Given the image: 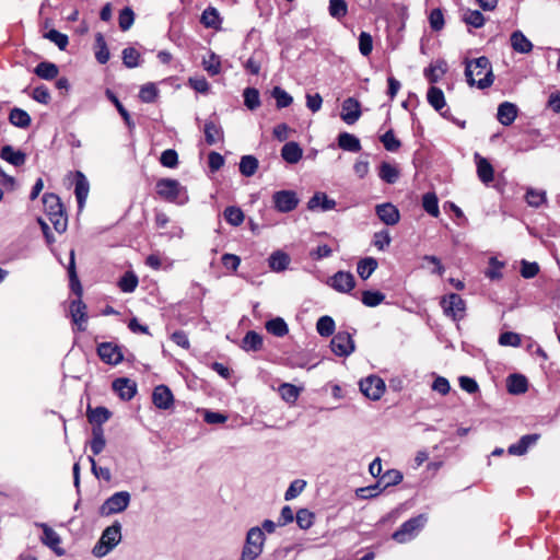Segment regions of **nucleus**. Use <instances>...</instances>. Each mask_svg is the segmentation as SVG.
<instances>
[{"instance_id":"nucleus-24","label":"nucleus","mask_w":560,"mask_h":560,"mask_svg":"<svg viewBox=\"0 0 560 560\" xmlns=\"http://www.w3.org/2000/svg\"><path fill=\"white\" fill-rule=\"evenodd\" d=\"M510 43L513 50L518 54H528L533 49V43L523 34L522 31H514L511 34Z\"/></svg>"},{"instance_id":"nucleus-58","label":"nucleus","mask_w":560,"mask_h":560,"mask_svg":"<svg viewBox=\"0 0 560 560\" xmlns=\"http://www.w3.org/2000/svg\"><path fill=\"white\" fill-rule=\"evenodd\" d=\"M429 24L434 32H440L445 25L444 14L441 9H433L429 14Z\"/></svg>"},{"instance_id":"nucleus-57","label":"nucleus","mask_w":560,"mask_h":560,"mask_svg":"<svg viewBox=\"0 0 560 560\" xmlns=\"http://www.w3.org/2000/svg\"><path fill=\"white\" fill-rule=\"evenodd\" d=\"M202 65L210 75H217L221 72L220 57L214 52H211L208 59H203Z\"/></svg>"},{"instance_id":"nucleus-3","label":"nucleus","mask_w":560,"mask_h":560,"mask_svg":"<svg viewBox=\"0 0 560 560\" xmlns=\"http://www.w3.org/2000/svg\"><path fill=\"white\" fill-rule=\"evenodd\" d=\"M45 212L58 233H63L67 230L68 220L63 212V207L60 198L55 194H45L43 197Z\"/></svg>"},{"instance_id":"nucleus-27","label":"nucleus","mask_w":560,"mask_h":560,"mask_svg":"<svg viewBox=\"0 0 560 560\" xmlns=\"http://www.w3.org/2000/svg\"><path fill=\"white\" fill-rule=\"evenodd\" d=\"M310 210L320 208L323 211L332 210L336 207V201L329 199L324 192H316L307 203Z\"/></svg>"},{"instance_id":"nucleus-4","label":"nucleus","mask_w":560,"mask_h":560,"mask_svg":"<svg viewBox=\"0 0 560 560\" xmlns=\"http://www.w3.org/2000/svg\"><path fill=\"white\" fill-rule=\"evenodd\" d=\"M121 524L119 522L113 523L103 530L101 538L92 549V553L96 558L105 557L121 541Z\"/></svg>"},{"instance_id":"nucleus-22","label":"nucleus","mask_w":560,"mask_h":560,"mask_svg":"<svg viewBox=\"0 0 560 560\" xmlns=\"http://www.w3.org/2000/svg\"><path fill=\"white\" fill-rule=\"evenodd\" d=\"M517 117V106L510 102H503L498 107L497 118L503 126H510Z\"/></svg>"},{"instance_id":"nucleus-47","label":"nucleus","mask_w":560,"mask_h":560,"mask_svg":"<svg viewBox=\"0 0 560 560\" xmlns=\"http://www.w3.org/2000/svg\"><path fill=\"white\" fill-rule=\"evenodd\" d=\"M262 346V338L256 331H248L243 338V349L246 351H257Z\"/></svg>"},{"instance_id":"nucleus-16","label":"nucleus","mask_w":560,"mask_h":560,"mask_svg":"<svg viewBox=\"0 0 560 560\" xmlns=\"http://www.w3.org/2000/svg\"><path fill=\"white\" fill-rule=\"evenodd\" d=\"M341 119L347 125H353L361 117V105L358 100L348 97L342 103Z\"/></svg>"},{"instance_id":"nucleus-52","label":"nucleus","mask_w":560,"mask_h":560,"mask_svg":"<svg viewBox=\"0 0 560 560\" xmlns=\"http://www.w3.org/2000/svg\"><path fill=\"white\" fill-rule=\"evenodd\" d=\"M278 108H284L292 104L293 97L280 86H275L271 92Z\"/></svg>"},{"instance_id":"nucleus-35","label":"nucleus","mask_w":560,"mask_h":560,"mask_svg":"<svg viewBox=\"0 0 560 560\" xmlns=\"http://www.w3.org/2000/svg\"><path fill=\"white\" fill-rule=\"evenodd\" d=\"M92 436L93 438L90 442L91 451L93 455H98L106 445L103 428L100 425H94L92 428Z\"/></svg>"},{"instance_id":"nucleus-14","label":"nucleus","mask_w":560,"mask_h":560,"mask_svg":"<svg viewBox=\"0 0 560 560\" xmlns=\"http://www.w3.org/2000/svg\"><path fill=\"white\" fill-rule=\"evenodd\" d=\"M97 353L103 362L112 365L119 364L124 358L120 348L112 342L98 345Z\"/></svg>"},{"instance_id":"nucleus-59","label":"nucleus","mask_w":560,"mask_h":560,"mask_svg":"<svg viewBox=\"0 0 560 560\" xmlns=\"http://www.w3.org/2000/svg\"><path fill=\"white\" fill-rule=\"evenodd\" d=\"M118 285L122 292H126V293L133 292L138 285V278L132 272H127L119 280Z\"/></svg>"},{"instance_id":"nucleus-45","label":"nucleus","mask_w":560,"mask_h":560,"mask_svg":"<svg viewBox=\"0 0 560 560\" xmlns=\"http://www.w3.org/2000/svg\"><path fill=\"white\" fill-rule=\"evenodd\" d=\"M244 104L249 110H255L260 106L259 91L255 88H246L243 92Z\"/></svg>"},{"instance_id":"nucleus-50","label":"nucleus","mask_w":560,"mask_h":560,"mask_svg":"<svg viewBox=\"0 0 560 560\" xmlns=\"http://www.w3.org/2000/svg\"><path fill=\"white\" fill-rule=\"evenodd\" d=\"M301 389L295 385L283 383L279 386V393L281 398L287 402L293 404L299 398Z\"/></svg>"},{"instance_id":"nucleus-43","label":"nucleus","mask_w":560,"mask_h":560,"mask_svg":"<svg viewBox=\"0 0 560 560\" xmlns=\"http://www.w3.org/2000/svg\"><path fill=\"white\" fill-rule=\"evenodd\" d=\"M69 278H70V287L72 291L78 295V299L82 295V287L77 277L75 265H74V250L70 252V264L68 267Z\"/></svg>"},{"instance_id":"nucleus-60","label":"nucleus","mask_w":560,"mask_h":560,"mask_svg":"<svg viewBox=\"0 0 560 560\" xmlns=\"http://www.w3.org/2000/svg\"><path fill=\"white\" fill-rule=\"evenodd\" d=\"M348 12V5L345 0H330L329 14L335 19L343 18Z\"/></svg>"},{"instance_id":"nucleus-33","label":"nucleus","mask_w":560,"mask_h":560,"mask_svg":"<svg viewBox=\"0 0 560 560\" xmlns=\"http://www.w3.org/2000/svg\"><path fill=\"white\" fill-rule=\"evenodd\" d=\"M1 158L14 166H21L25 163V154L19 150H14L11 145L1 149Z\"/></svg>"},{"instance_id":"nucleus-13","label":"nucleus","mask_w":560,"mask_h":560,"mask_svg":"<svg viewBox=\"0 0 560 560\" xmlns=\"http://www.w3.org/2000/svg\"><path fill=\"white\" fill-rule=\"evenodd\" d=\"M328 284L338 292L348 293L354 288L355 280L351 272L338 271L329 278Z\"/></svg>"},{"instance_id":"nucleus-34","label":"nucleus","mask_w":560,"mask_h":560,"mask_svg":"<svg viewBox=\"0 0 560 560\" xmlns=\"http://www.w3.org/2000/svg\"><path fill=\"white\" fill-rule=\"evenodd\" d=\"M528 388V383L525 376L521 374H513L508 378V390L511 394H524Z\"/></svg>"},{"instance_id":"nucleus-1","label":"nucleus","mask_w":560,"mask_h":560,"mask_svg":"<svg viewBox=\"0 0 560 560\" xmlns=\"http://www.w3.org/2000/svg\"><path fill=\"white\" fill-rule=\"evenodd\" d=\"M465 77L470 86L485 90L492 85L494 75L489 59L485 56L465 62Z\"/></svg>"},{"instance_id":"nucleus-56","label":"nucleus","mask_w":560,"mask_h":560,"mask_svg":"<svg viewBox=\"0 0 560 560\" xmlns=\"http://www.w3.org/2000/svg\"><path fill=\"white\" fill-rule=\"evenodd\" d=\"M135 22V13L131 8H124L118 16V24L121 31H128Z\"/></svg>"},{"instance_id":"nucleus-37","label":"nucleus","mask_w":560,"mask_h":560,"mask_svg":"<svg viewBox=\"0 0 560 560\" xmlns=\"http://www.w3.org/2000/svg\"><path fill=\"white\" fill-rule=\"evenodd\" d=\"M376 259L373 257H366L358 262L357 272L363 280H366L376 270Z\"/></svg>"},{"instance_id":"nucleus-6","label":"nucleus","mask_w":560,"mask_h":560,"mask_svg":"<svg viewBox=\"0 0 560 560\" xmlns=\"http://www.w3.org/2000/svg\"><path fill=\"white\" fill-rule=\"evenodd\" d=\"M427 517L422 514L406 521L394 534L393 539L399 544L407 542L415 538L423 528Z\"/></svg>"},{"instance_id":"nucleus-63","label":"nucleus","mask_w":560,"mask_h":560,"mask_svg":"<svg viewBox=\"0 0 560 560\" xmlns=\"http://www.w3.org/2000/svg\"><path fill=\"white\" fill-rule=\"evenodd\" d=\"M159 90L153 83L144 84L139 92V97L144 103H152L156 98Z\"/></svg>"},{"instance_id":"nucleus-42","label":"nucleus","mask_w":560,"mask_h":560,"mask_svg":"<svg viewBox=\"0 0 560 560\" xmlns=\"http://www.w3.org/2000/svg\"><path fill=\"white\" fill-rule=\"evenodd\" d=\"M9 120L12 125L20 128H26L31 124L30 115L21 108H13L10 112Z\"/></svg>"},{"instance_id":"nucleus-64","label":"nucleus","mask_w":560,"mask_h":560,"mask_svg":"<svg viewBox=\"0 0 560 560\" xmlns=\"http://www.w3.org/2000/svg\"><path fill=\"white\" fill-rule=\"evenodd\" d=\"M525 199L530 207L537 208L546 201V192L542 190L528 189Z\"/></svg>"},{"instance_id":"nucleus-40","label":"nucleus","mask_w":560,"mask_h":560,"mask_svg":"<svg viewBox=\"0 0 560 560\" xmlns=\"http://www.w3.org/2000/svg\"><path fill=\"white\" fill-rule=\"evenodd\" d=\"M34 72L42 79L51 80L58 75L59 70L55 63L44 61L36 66Z\"/></svg>"},{"instance_id":"nucleus-29","label":"nucleus","mask_w":560,"mask_h":560,"mask_svg":"<svg viewBox=\"0 0 560 560\" xmlns=\"http://www.w3.org/2000/svg\"><path fill=\"white\" fill-rule=\"evenodd\" d=\"M74 192L78 200V205L80 208H82L89 195V182L81 172H77L75 175Z\"/></svg>"},{"instance_id":"nucleus-46","label":"nucleus","mask_w":560,"mask_h":560,"mask_svg":"<svg viewBox=\"0 0 560 560\" xmlns=\"http://www.w3.org/2000/svg\"><path fill=\"white\" fill-rule=\"evenodd\" d=\"M88 417L89 421L93 423V427H102V424L109 419L110 412L105 407H97L95 409H90L88 412Z\"/></svg>"},{"instance_id":"nucleus-49","label":"nucleus","mask_w":560,"mask_h":560,"mask_svg":"<svg viewBox=\"0 0 560 560\" xmlns=\"http://www.w3.org/2000/svg\"><path fill=\"white\" fill-rule=\"evenodd\" d=\"M266 329L277 337H283L289 331L287 323L280 317L267 322Z\"/></svg>"},{"instance_id":"nucleus-28","label":"nucleus","mask_w":560,"mask_h":560,"mask_svg":"<svg viewBox=\"0 0 560 560\" xmlns=\"http://www.w3.org/2000/svg\"><path fill=\"white\" fill-rule=\"evenodd\" d=\"M428 103L438 112H440L443 116H446V113H442V109L446 106L444 93L441 89L431 86L427 93Z\"/></svg>"},{"instance_id":"nucleus-62","label":"nucleus","mask_w":560,"mask_h":560,"mask_svg":"<svg viewBox=\"0 0 560 560\" xmlns=\"http://www.w3.org/2000/svg\"><path fill=\"white\" fill-rule=\"evenodd\" d=\"M44 37L55 43L61 50H65L69 43L68 36L56 30H50L44 35Z\"/></svg>"},{"instance_id":"nucleus-10","label":"nucleus","mask_w":560,"mask_h":560,"mask_svg":"<svg viewBox=\"0 0 560 560\" xmlns=\"http://www.w3.org/2000/svg\"><path fill=\"white\" fill-rule=\"evenodd\" d=\"M362 394L372 400H378L385 392V383L378 376H368L359 383Z\"/></svg>"},{"instance_id":"nucleus-54","label":"nucleus","mask_w":560,"mask_h":560,"mask_svg":"<svg viewBox=\"0 0 560 560\" xmlns=\"http://www.w3.org/2000/svg\"><path fill=\"white\" fill-rule=\"evenodd\" d=\"M224 218L231 225L238 226L243 223L245 217L240 208L228 207L224 210Z\"/></svg>"},{"instance_id":"nucleus-2","label":"nucleus","mask_w":560,"mask_h":560,"mask_svg":"<svg viewBox=\"0 0 560 560\" xmlns=\"http://www.w3.org/2000/svg\"><path fill=\"white\" fill-rule=\"evenodd\" d=\"M156 194L164 200L177 205L188 201L187 190L177 179L161 178L155 185Z\"/></svg>"},{"instance_id":"nucleus-48","label":"nucleus","mask_w":560,"mask_h":560,"mask_svg":"<svg viewBox=\"0 0 560 560\" xmlns=\"http://www.w3.org/2000/svg\"><path fill=\"white\" fill-rule=\"evenodd\" d=\"M316 330L322 337H329L335 331V320L330 316H322L316 323Z\"/></svg>"},{"instance_id":"nucleus-9","label":"nucleus","mask_w":560,"mask_h":560,"mask_svg":"<svg viewBox=\"0 0 560 560\" xmlns=\"http://www.w3.org/2000/svg\"><path fill=\"white\" fill-rule=\"evenodd\" d=\"M441 306L444 314L454 320H459L465 316V301L456 293L445 295L441 300Z\"/></svg>"},{"instance_id":"nucleus-31","label":"nucleus","mask_w":560,"mask_h":560,"mask_svg":"<svg viewBox=\"0 0 560 560\" xmlns=\"http://www.w3.org/2000/svg\"><path fill=\"white\" fill-rule=\"evenodd\" d=\"M399 175H400V172L397 168V166H395L388 162L381 163L378 176L383 182H385L387 184H394L398 180Z\"/></svg>"},{"instance_id":"nucleus-7","label":"nucleus","mask_w":560,"mask_h":560,"mask_svg":"<svg viewBox=\"0 0 560 560\" xmlns=\"http://www.w3.org/2000/svg\"><path fill=\"white\" fill-rule=\"evenodd\" d=\"M131 500L128 491H118L112 494L100 508V513L103 516H109L124 512Z\"/></svg>"},{"instance_id":"nucleus-51","label":"nucleus","mask_w":560,"mask_h":560,"mask_svg":"<svg viewBox=\"0 0 560 560\" xmlns=\"http://www.w3.org/2000/svg\"><path fill=\"white\" fill-rule=\"evenodd\" d=\"M463 21L472 27L479 28L485 24V16L478 10H467L463 14Z\"/></svg>"},{"instance_id":"nucleus-19","label":"nucleus","mask_w":560,"mask_h":560,"mask_svg":"<svg viewBox=\"0 0 560 560\" xmlns=\"http://www.w3.org/2000/svg\"><path fill=\"white\" fill-rule=\"evenodd\" d=\"M152 400L156 408L166 410L173 406L174 397L167 386L159 385L153 390Z\"/></svg>"},{"instance_id":"nucleus-12","label":"nucleus","mask_w":560,"mask_h":560,"mask_svg":"<svg viewBox=\"0 0 560 560\" xmlns=\"http://www.w3.org/2000/svg\"><path fill=\"white\" fill-rule=\"evenodd\" d=\"M272 200L275 208L280 212H290L294 210L299 203L296 194L292 190H279L273 194Z\"/></svg>"},{"instance_id":"nucleus-17","label":"nucleus","mask_w":560,"mask_h":560,"mask_svg":"<svg viewBox=\"0 0 560 560\" xmlns=\"http://www.w3.org/2000/svg\"><path fill=\"white\" fill-rule=\"evenodd\" d=\"M38 526L43 529L42 542L54 550L56 555L63 556L65 550L60 547L61 539L58 533L47 524L42 523Z\"/></svg>"},{"instance_id":"nucleus-21","label":"nucleus","mask_w":560,"mask_h":560,"mask_svg":"<svg viewBox=\"0 0 560 560\" xmlns=\"http://www.w3.org/2000/svg\"><path fill=\"white\" fill-rule=\"evenodd\" d=\"M114 390L124 400H130L137 393V385L129 378H117L113 383Z\"/></svg>"},{"instance_id":"nucleus-8","label":"nucleus","mask_w":560,"mask_h":560,"mask_svg":"<svg viewBox=\"0 0 560 560\" xmlns=\"http://www.w3.org/2000/svg\"><path fill=\"white\" fill-rule=\"evenodd\" d=\"M402 480V475L395 469L387 470L380 477L375 486L359 489V494L362 498H372L377 494L376 490L385 489L389 486L398 485Z\"/></svg>"},{"instance_id":"nucleus-41","label":"nucleus","mask_w":560,"mask_h":560,"mask_svg":"<svg viewBox=\"0 0 560 560\" xmlns=\"http://www.w3.org/2000/svg\"><path fill=\"white\" fill-rule=\"evenodd\" d=\"M258 168V160L254 155H244L240 162V172L246 177L253 176Z\"/></svg>"},{"instance_id":"nucleus-30","label":"nucleus","mask_w":560,"mask_h":560,"mask_svg":"<svg viewBox=\"0 0 560 560\" xmlns=\"http://www.w3.org/2000/svg\"><path fill=\"white\" fill-rule=\"evenodd\" d=\"M338 145L349 152H359L361 150V143L359 138L349 132H341L338 136Z\"/></svg>"},{"instance_id":"nucleus-26","label":"nucleus","mask_w":560,"mask_h":560,"mask_svg":"<svg viewBox=\"0 0 560 560\" xmlns=\"http://www.w3.org/2000/svg\"><path fill=\"white\" fill-rule=\"evenodd\" d=\"M200 22L207 28L221 30L222 19L219 11L213 7L205 9Z\"/></svg>"},{"instance_id":"nucleus-36","label":"nucleus","mask_w":560,"mask_h":560,"mask_svg":"<svg viewBox=\"0 0 560 560\" xmlns=\"http://www.w3.org/2000/svg\"><path fill=\"white\" fill-rule=\"evenodd\" d=\"M95 48H96L95 49L96 60L100 63L105 65L109 60L110 54H109L106 40H105L103 34H101V33H97L95 36Z\"/></svg>"},{"instance_id":"nucleus-18","label":"nucleus","mask_w":560,"mask_h":560,"mask_svg":"<svg viewBox=\"0 0 560 560\" xmlns=\"http://www.w3.org/2000/svg\"><path fill=\"white\" fill-rule=\"evenodd\" d=\"M477 167V175L481 183L489 185L494 179V170L490 162L479 153L474 154Z\"/></svg>"},{"instance_id":"nucleus-25","label":"nucleus","mask_w":560,"mask_h":560,"mask_svg":"<svg viewBox=\"0 0 560 560\" xmlns=\"http://www.w3.org/2000/svg\"><path fill=\"white\" fill-rule=\"evenodd\" d=\"M302 155V148L294 141L287 142L281 149V158L289 164H296Z\"/></svg>"},{"instance_id":"nucleus-55","label":"nucleus","mask_w":560,"mask_h":560,"mask_svg":"<svg viewBox=\"0 0 560 560\" xmlns=\"http://www.w3.org/2000/svg\"><path fill=\"white\" fill-rule=\"evenodd\" d=\"M385 300V294L380 291H364L362 293V303L369 307H375Z\"/></svg>"},{"instance_id":"nucleus-38","label":"nucleus","mask_w":560,"mask_h":560,"mask_svg":"<svg viewBox=\"0 0 560 560\" xmlns=\"http://www.w3.org/2000/svg\"><path fill=\"white\" fill-rule=\"evenodd\" d=\"M446 62L441 60L427 68L424 70V77L429 80V82L436 83L441 79V77L446 72Z\"/></svg>"},{"instance_id":"nucleus-39","label":"nucleus","mask_w":560,"mask_h":560,"mask_svg":"<svg viewBox=\"0 0 560 560\" xmlns=\"http://www.w3.org/2000/svg\"><path fill=\"white\" fill-rule=\"evenodd\" d=\"M290 264V257L283 253V252H275L270 257H269V267L273 270V271H283L288 268Z\"/></svg>"},{"instance_id":"nucleus-11","label":"nucleus","mask_w":560,"mask_h":560,"mask_svg":"<svg viewBox=\"0 0 560 560\" xmlns=\"http://www.w3.org/2000/svg\"><path fill=\"white\" fill-rule=\"evenodd\" d=\"M331 351L339 357H348L354 351V341L349 332L340 331L330 341Z\"/></svg>"},{"instance_id":"nucleus-15","label":"nucleus","mask_w":560,"mask_h":560,"mask_svg":"<svg viewBox=\"0 0 560 560\" xmlns=\"http://www.w3.org/2000/svg\"><path fill=\"white\" fill-rule=\"evenodd\" d=\"M375 212L378 219L386 225H395L400 220L398 208L390 202L377 205Z\"/></svg>"},{"instance_id":"nucleus-44","label":"nucleus","mask_w":560,"mask_h":560,"mask_svg":"<svg viewBox=\"0 0 560 560\" xmlns=\"http://www.w3.org/2000/svg\"><path fill=\"white\" fill-rule=\"evenodd\" d=\"M422 207L430 215L434 218L439 217V200L434 192H427L423 195Z\"/></svg>"},{"instance_id":"nucleus-61","label":"nucleus","mask_w":560,"mask_h":560,"mask_svg":"<svg viewBox=\"0 0 560 560\" xmlns=\"http://www.w3.org/2000/svg\"><path fill=\"white\" fill-rule=\"evenodd\" d=\"M295 520L300 528L308 529L313 525L314 514L306 509H301L298 511Z\"/></svg>"},{"instance_id":"nucleus-5","label":"nucleus","mask_w":560,"mask_h":560,"mask_svg":"<svg viewBox=\"0 0 560 560\" xmlns=\"http://www.w3.org/2000/svg\"><path fill=\"white\" fill-rule=\"evenodd\" d=\"M266 537L260 527H252L246 535L240 560H255L264 549Z\"/></svg>"},{"instance_id":"nucleus-32","label":"nucleus","mask_w":560,"mask_h":560,"mask_svg":"<svg viewBox=\"0 0 560 560\" xmlns=\"http://www.w3.org/2000/svg\"><path fill=\"white\" fill-rule=\"evenodd\" d=\"M203 132H205L206 142L209 145L215 144L218 141L222 140V138H223L222 128L219 125H217L214 121H211V120L206 121Z\"/></svg>"},{"instance_id":"nucleus-23","label":"nucleus","mask_w":560,"mask_h":560,"mask_svg":"<svg viewBox=\"0 0 560 560\" xmlns=\"http://www.w3.org/2000/svg\"><path fill=\"white\" fill-rule=\"evenodd\" d=\"M70 313L72 320L78 325L80 330H84L86 323V305L82 302L81 298L71 302Z\"/></svg>"},{"instance_id":"nucleus-20","label":"nucleus","mask_w":560,"mask_h":560,"mask_svg":"<svg viewBox=\"0 0 560 560\" xmlns=\"http://www.w3.org/2000/svg\"><path fill=\"white\" fill-rule=\"evenodd\" d=\"M539 434L523 435L517 443L511 444L508 448L509 454L522 456L527 453L528 448L535 445L539 440Z\"/></svg>"},{"instance_id":"nucleus-53","label":"nucleus","mask_w":560,"mask_h":560,"mask_svg":"<svg viewBox=\"0 0 560 560\" xmlns=\"http://www.w3.org/2000/svg\"><path fill=\"white\" fill-rule=\"evenodd\" d=\"M122 62L127 68H136L140 65V52L133 47L122 50Z\"/></svg>"}]
</instances>
